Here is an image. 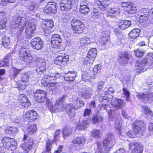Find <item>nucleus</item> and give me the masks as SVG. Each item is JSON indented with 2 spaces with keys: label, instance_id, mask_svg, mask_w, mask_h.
I'll use <instances>...</instances> for the list:
<instances>
[{
  "label": "nucleus",
  "instance_id": "nucleus-10",
  "mask_svg": "<svg viewBox=\"0 0 153 153\" xmlns=\"http://www.w3.org/2000/svg\"><path fill=\"white\" fill-rule=\"evenodd\" d=\"M64 96H62L61 97L57 100L55 105L53 106L52 108L50 109L51 111H57L60 112L63 111L64 108L63 105V102L64 101Z\"/></svg>",
  "mask_w": 153,
  "mask_h": 153
},
{
  "label": "nucleus",
  "instance_id": "nucleus-63",
  "mask_svg": "<svg viewBox=\"0 0 153 153\" xmlns=\"http://www.w3.org/2000/svg\"><path fill=\"white\" fill-rule=\"evenodd\" d=\"M87 72H84L82 73V78L83 80H86L90 79V77L88 76Z\"/></svg>",
  "mask_w": 153,
  "mask_h": 153
},
{
  "label": "nucleus",
  "instance_id": "nucleus-15",
  "mask_svg": "<svg viewBox=\"0 0 153 153\" xmlns=\"http://www.w3.org/2000/svg\"><path fill=\"white\" fill-rule=\"evenodd\" d=\"M59 5L61 10L68 11L71 9L72 1L71 0H62Z\"/></svg>",
  "mask_w": 153,
  "mask_h": 153
},
{
  "label": "nucleus",
  "instance_id": "nucleus-62",
  "mask_svg": "<svg viewBox=\"0 0 153 153\" xmlns=\"http://www.w3.org/2000/svg\"><path fill=\"white\" fill-rule=\"evenodd\" d=\"M8 132L10 134H14L17 133L18 131V129L16 128L10 127L7 130Z\"/></svg>",
  "mask_w": 153,
  "mask_h": 153
},
{
  "label": "nucleus",
  "instance_id": "nucleus-27",
  "mask_svg": "<svg viewBox=\"0 0 153 153\" xmlns=\"http://www.w3.org/2000/svg\"><path fill=\"white\" fill-rule=\"evenodd\" d=\"M131 57V56L128 53H125L120 57L119 60V63L122 65L125 66L128 63Z\"/></svg>",
  "mask_w": 153,
  "mask_h": 153
},
{
  "label": "nucleus",
  "instance_id": "nucleus-61",
  "mask_svg": "<svg viewBox=\"0 0 153 153\" xmlns=\"http://www.w3.org/2000/svg\"><path fill=\"white\" fill-rule=\"evenodd\" d=\"M92 112V110L91 108H86L84 111L83 113V116L86 117L89 116Z\"/></svg>",
  "mask_w": 153,
  "mask_h": 153
},
{
  "label": "nucleus",
  "instance_id": "nucleus-48",
  "mask_svg": "<svg viewBox=\"0 0 153 153\" xmlns=\"http://www.w3.org/2000/svg\"><path fill=\"white\" fill-rule=\"evenodd\" d=\"M95 1L100 10L103 11L105 10L107 8L106 5H105L104 4H102V0H95Z\"/></svg>",
  "mask_w": 153,
  "mask_h": 153
},
{
  "label": "nucleus",
  "instance_id": "nucleus-41",
  "mask_svg": "<svg viewBox=\"0 0 153 153\" xmlns=\"http://www.w3.org/2000/svg\"><path fill=\"white\" fill-rule=\"evenodd\" d=\"M21 60L24 61L27 66L31 65L33 62V58L30 54L24 57V59Z\"/></svg>",
  "mask_w": 153,
  "mask_h": 153
},
{
  "label": "nucleus",
  "instance_id": "nucleus-24",
  "mask_svg": "<svg viewBox=\"0 0 153 153\" xmlns=\"http://www.w3.org/2000/svg\"><path fill=\"white\" fill-rule=\"evenodd\" d=\"M139 15L140 21L141 20H143L145 21H146L149 18V13L148 9L143 8L140 10Z\"/></svg>",
  "mask_w": 153,
  "mask_h": 153
},
{
  "label": "nucleus",
  "instance_id": "nucleus-37",
  "mask_svg": "<svg viewBox=\"0 0 153 153\" xmlns=\"http://www.w3.org/2000/svg\"><path fill=\"white\" fill-rule=\"evenodd\" d=\"M140 32V30L139 28L133 29L128 34L129 37L130 39H134L139 36Z\"/></svg>",
  "mask_w": 153,
  "mask_h": 153
},
{
  "label": "nucleus",
  "instance_id": "nucleus-36",
  "mask_svg": "<svg viewBox=\"0 0 153 153\" xmlns=\"http://www.w3.org/2000/svg\"><path fill=\"white\" fill-rule=\"evenodd\" d=\"M93 40V38H89L84 37L81 38L80 40L81 46L82 47L85 46H88V45L90 44L91 42H95V41Z\"/></svg>",
  "mask_w": 153,
  "mask_h": 153
},
{
  "label": "nucleus",
  "instance_id": "nucleus-29",
  "mask_svg": "<svg viewBox=\"0 0 153 153\" xmlns=\"http://www.w3.org/2000/svg\"><path fill=\"white\" fill-rule=\"evenodd\" d=\"M74 107L73 103L67 104L65 105V111L69 114V116L70 118H72L75 115V113L72 111L74 109Z\"/></svg>",
  "mask_w": 153,
  "mask_h": 153
},
{
  "label": "nucleus",
  "instance_id": "nucleus-22",
  "mask_svg": "<svg viewBox=\"0 0 153 153\" xmlns=\"http://www.w3.org/2000/svg\"><path fill=\"white\" fill-rule=\"evenodd\" d=\"M125 105L124 101L120 99H116L113 100L112 105L115 109L117 110L123 107Z\"/></svg>",
  "mask_w": 153,
  "mask_h": 153
},
{
  "label": "nucleus",
  "instance_id": "nucleus-26",
  "mask_svg": "<svg viewBox=\"0 0 153 153\" xmlns=\"http://www.w3.org/2000/svg\"><path fill=\"white\" fill-rule=\"evenodd\" d=\"M101 69V65H96L94 67L93 69H92V70L88 71L87 72L88 74V76L90 78H94L97 73L98 71H100Z\"/></svg>",
  "mask_w": 153,
  "mask_h": 153
},
{
  "label": "nucleus",
  "instance_id": "nucleus-4",
  "mask_svg": "<svg viewBox=\"0 0 153 153\" xmlns=\"http://www.w3.org/2000/svg\"><path fill=\"white\" fill-rule=\"evenodd\" d=\"M145 125L143 122L141 120H138L134 123L133 127V131H129L126 133L127 136L130 137H134L135 134L141 133L145 129Z\"/></svg>",
  "mask_w": 153,
  "mask_h": 153
},
{
  "label": "nucleus",
  "instance_id": "nucleus-46",
  "mask_svg": "<svg viewBox=\"0 0 153 153\" xmlns=\"http://www.w3.org/2000/svg\"><path fill=\"white\" fill-rule=\"evenodd\" d=\"M153 87V81H152L150 79L148 80L146 83L143 86V88L145 90H149L150 88Z\"/></svg>",
  "mask_w": 153,
  "mask_h": 153
},
{
  "label": "nucleus",
  "instance_id": "nucleus-19",
  "mask_svg": "<svg viewBox=\"0 0 153 153\" xmlns=\"http://www.w3.org/2000/svg\"><path fill=\"white\" fill-rule=\"evenodd\" d=\"M36 76V74L33 72H27L21 74V80L23 82H27L30 79L35 80L34 78Z\"/></svg>",
  "mask_w": 153,
  "mask_h": 153
},
{
  "label": "nucleus",
  "instance_id": "nucleus-54",
  "mask_svg": "<svg viewBox=\"0 0 153 153\" xmlns=\"http://www.w3.org/2000/svg\"><path fill=\"white\" fill-rule=\"evenodd\" d=\"M91 135L95 137L98 138L101 135V132L99 130H94L92 131L91 132Z\"/></svg>",
  "mask_w": 153,
  "mask_h": 153
},
{
  "label": "nucleus",
  "instance_id": "nucleus-34",
  "mask_svg": "<svg viewBox=\"0 0 153 153\" xmlns=\"http://www.w3.org/2000/svg\"><path fill=\"white\" fill-rule=\"evenodd\" d=\"M90 121L91 120L88 119L82 120L81 123L78 124L76 126V128L78 130L84 129L90 123Z\"/></svg>",
  "mask_w": 153,
  "mask_h": 153
},
{
  "label": "nucleus",
  "instance_id": "nucleus-58",
  "mask_svg": "<svg viewBox=\"0 0 153 153\" xmlns=\"http://www.w3.org/2000/svg\"><path fill=\"white\" fill-rule=\"evenodd\" d=\"M92 15L91 17L93 19H98L101 17L100 13L97 11H93Z\"/></svg>",
  "mask_w": 153,
  "mask_h": 153
},
{
  "label": "nucleus",
  "instance_id": "nucleus-6",
  "mask_svg": "<svg viewBox=\"0 0 153 153\" xmlns=\"http://www.w3.org/2000/svg\"><path fill=\"white\" fill-rule=\"evenodd\" d=\"M72 28L77 33H81L85 29V26L84 23L79 20H74L72 22Z\"/></svg>",
  "mask_w": 153,
  "mask_h": 153
},
{
  "label": "nucleus",
  "instance_id": "nucleus-32",
  "mask_svg": "<svg viewBox=\"0 0 153 153\" xmlns=\"http://www.w3.org/2000/svg\"><path fill=\"white\" fill-rule=\"evenodd\" d=\"M102 36L100 37L99 39V42L102 46H105L108 42L109 36L108 34L105 33V32L102 33Z\"/></svg>",
  "mask_w": 153,
  "mask_h": 153
},
{
  "label": "nucleus",
  "instance_id": "nucleus-47",
  "mask_svg": "<svg viewBox=\"0 0 153 153\" xmlns=\"http://www.w3.org/2000/svg\"><path fill=\"white\" fill-rule=\"evenodd\" d=\"M119 10L116 8H111L108 12V15L110 16H115L116 15H119Z\"/></svg>",
  "mask_w": 153,
  "mask_h": 153
},
{
  "label": "nucleus",
  "instance_id": "nucleus-5",
  "mask_svg": "<svg viewBox=\"0 0 153 153\" xmlns=\"http://www.w3.org/2000/svg\"><path fill=\"white\" fill-rule=\"evenodd\" d=\"M1 143L4 147L10 150H14L16 148V143L13 139L4 137L1 140Z\"/></svg>",
  "mask_w": 153,
  "mask_h": 153
},
{
  "label": "nucleus",
  "instance_id": "nucleus-55",
  "mask_svg": "<svg viewBox=\"0 0 153 153\" xmlns=\"http://www.w3.org/2000/svg\"><path fill=\"white\" fill-rule=\"evenodd\" d=\"M57 83L56 82H49L47 86L49 87L52 90H54L56 88V85Z\"/></svg>",
  "mask_w": 153,
  "mask_h": 153
},
{
  "label": "nucleus",
  "instance_id": "nucleus-20",
  "mask_svg": "<svg viewBox=\"0 0 153 153\" xmlns=\"http://www.w3.org/2000/svg\"><path fill=\"white\" fill-rule=\"evenodd\" d=\"M122 6L127 13L132 14L136 13V8L132 5L129 2H123L122 4Z\"/></svg>",
  "mask_w": 153,
  "mask_h": 153
},
{
  "label": "nucleus",
  "instance_id": "nucleus-51",
  "mask_svg": "<svg viewBox=\"0 0 153 153\" xmlns=\"http://www.w3.org/2000/svg\"><path fill=\"white\" fill-rule=\"evenodd\" d=\"M145 52V51L139 50V49L134 51L135 55L137 57L139 58L142 57L144 55Z\"/></svg>",
  "mask_w": 153,
  "mask_h": 153
},
{
  "label": "nucleus",
  "instance_id": "nucleus-60",
  "mask_svg": "<svg viewBox=\"0 0 153 153\" xmlns=\"http://www.w3.org/2000/svg\"><path fill=\"white\" fill-rule=\"evenodd\" d=\"M43 46L42 40L36 45L32 46L33 48H35L37 50H39L42 48Z\"/></svg>",
  "mask_w": 153,
  "mask_h": 153
},
{
  "label": "nucleus",
  "instance_id": "nucleus-59",
  "mask_svg": "<svg viewBox=\"0 0 153 153\" xmlns=\"http://www.w3.org/2000/svg\"><path fill=\"white\" fill-rule=\"evenodd\" d=\"M60 40L61 41H62L61 36L59 34H53L51 38V41H57V40Z\"/></svg>",
  "mask_w": 153,
  "mask_h": 153
},
{
  "label": "nucleus",
  "instance_id": "nucleus-23",
  "mask_svg": "<svg viewBox=\"0 0 153 153\" xmlns=\"http://www.w3.org/2000/svg\"><path fill=\"white\" fill-rule=\"evenodd\" d=\"M30 50L27 46H22L19 52V55L20 59H24V57L30 54Z\"/></svg>",
  "mask_w": 153,
  "mask_h": 153
},
{
  "label": "nucleus",
  "instance_id": "nucleus-17",
  "mask_svg": "<svg viewBox=\"0 0 153 153\" xmlns=\"http://www.w3.org/2000/svg\"><path fill=\"white\" fill-rule=\"evenodd\" d=\"M20 105L22 108H27L30 106V103L27 97L24 94L20 95L19 97Z\"/></svg>",
  "mask_w": 153,
  "mask_h": 153
},
{
  "label": "nucleus",
  "instance_id": "nucleus-40",
  "mask_svg": "<svg viewBox=\"0 0 153 153\" xmlns=\"http://www.w3.org/2000/svg\"><path fill=\"white\" fill-rule=\"evenodd\" d=\"M74 143H76L80 146H82L85 143V140L83 137H77L73 141Z\"/></svg>",
  "mask_w": 153,
  "mask_h": 153
},
{
  "label": "nucleus",
  "instance_id": "nucleus-39",
  "mask_svg": "<svg viewBox=\"0 0 153 153\" xmlns=\"http://www.w3.org/2000/svg\"><path fill=\"white\" fill-rule=\"evenodd\" d=\"M74 109L80 108L84 105V102L79 98H78L73 103Z\"/></svg>",
  "mask_w": 153,
  "mask_h": 153
},
{
  "label": "nucleus",
  "instance_id": "nucleus-43",
  "mask_svg": "<svg viewBox=\"0 0 153 153\" xmlns=\"http://www.w3.org/2000/svg\"><path fill=\"white\" fill-rule=\"evenodd\" d=\"M63 137L66 139L68 137L72 134V129L71 128H66L63 130Z\"/></svg>",
  "mask_w": 153,
  "mask_h": 153
},
{
  "label": "nucleus",
  "instance_id": "nucleus-52",
  "mask_svg": "<svg viewBox=\"0 0 153 153\" xmlns=\"http://www.w3.org/2000/svg\"><path fill=\"white\" fill-rule=\"evenodd\" d=\"M62 41L59 39L57 40V41H51V45L54 48H59L61 46L60 43Z\"/></svg>",
  "mask_w": 153,
  "mask_h": 153
},
{
  "label": "nucleus",
  "instance_id": "nucleus-30",
  "mask_svg": "<svg viewBox=\"0 0 153 153\" xmlns=\"http://www.w3.org/2000/svg\"><path fill=\"white\" fill-rule=\"evenodd\" d=\"M35 7V5L33 3L31 4L30 5H29L27 8V10L28 11L29 13H26L24 11H19V13L20 12H23L25 14V15H26L27 16H24L26 18V20H28L30 17L31 15H34L35 12H34V10Z\"/></svg>",
  "mask_w": 153,
  "mask_h": 153
},
{
  "label": "nucleus",
  "instance_id": "nucleus-42",
  "mask_svg": "<svg viewBox=\"0 0 153 153\" xmlns=\"http://www.w3.org/2000/svg\"><path fill=\"white\" fill-rule=\"evenodd\" d=\"M115 124L114 125V127L116 131H119L120 135L122 134L121 130L122 123L120 122L117 118L115 119Z\"/></svg>",
  "mask_w": 153,
  "mask_h": 153
},
{
  "label": "nucleus",
  "instance_id": "nucleus-38",
  "mask_svg": "<svg viewBox=\"0 0 153 153\" xmlns=\"http://www.w3.org/2000/svg\"><path fill=\"white\" fill-rule=\"evenodd\" d=\"M10 55L11 54L9 53L5 56L3 61L0 64V67L4 66L7 67L9 66V62L11 58Z\"/></svg>",
  "mask_w": 153,
  "mask_h": 153
},
{
  "label": "nucleus",
  "instance_id": "nucleus-16",
  "mask_svg": "<svg viewBox=\"0 0 153 153\" xmlns=\"http://www.w3.org/2000/svg\"><path fill=\"white\" fill-rule=\"evenodd\" d=\"M97 54L96 49L92 48L90 49L88 52L87 56L85 58L88 63L91 64L95 60Z\"/></svg>",
  "mask_w": 153,
  "mask_h": 153
},
{
  "label": "nucleus",
  "instance_id": "nucleus-49",
  "mask_svg": "<svg viewBox=\"0 0 153 153\" xmlns=\"http://www.w3.org/2000/svg\"><path fill=\"white\" fill-rule=\"evenodd\" d=\"M37 127L35 124H31L27 129V131L30 134L34 133L36 131Z\"/></svg>",
  "mask_w": 153,
  "mask_h": 153
},
{
  "label": "nucleus",
  "instance_id": "nucleus-25",
  "mask_svg": "<svg viewBox=\"0 0 153 153\" xmlns=\"http://www.w3.org/2000/svg\"><path fill=\"white\" fill-rule=\"evenodd\" d=\"M61 74L51 73L49 74H44V76L48 80L49 82H55L54 81L56 80V79L59 78L61 76Z\"/></svg>",
  "mask_w": 153,
  "mask_h": 153
},
{
  "label": "nucleus",
  "instance_id": "nucleus-28",
  "mask_svg": "<svg viewBox=\"0 0 153 153\" xmlns=\"http://www.w3.org/2000/svg\"><path fill=\"white\" fill-rule=\"evenodd\" d=\"M131 25V22L130 20H120L118 26L121 29H125L128 28Z\"/></svg>",
  "mask_w": 153,
  "mask_h": 153
},
{
  "label": "nucleus",
  "instance_id": "nucleus-13",
  "mask_svg": "<svg viewBox=\"0 0 153 153\" xmlns=\"http://www.w3.org/2000/svg\"><path fill=\"white\" fill-rule=\"evenodd\" d=\"M56 4V3L53 2L48 3L47 6L44 9V13L48 15L50 14L51 13H56L57 9Z\"/></svg>",
  "mask_w": 153,
  "mask_h": 153
},
{
  "label": "nucleus",
  "instance_id": "nucleus-53",
  "mask_svg": "<svg viewBox=\"0 0 153 153\" xmlns=\"http://www.w3.org/2000/svg\"><path fill=\"white\" fill-rule=\"evenodd\" d=\"M7 22V19L5 17L0 18V29H4L5 27Z\"/></svg>",
  "mask_w": 153,
  "mask_h": 153
},
{
  "label": "nucleus",
  "instance_id": "nucleus-45",
  "mask_svg": "<svg viewBox=\"0 0 153 153\" xmlns=\"http://www.w3.org/2000/svg\"><path fill=\"white\" fill-rule=\"evenodd\" d=\"M102 117L100 116L94 115L91 119V121L93 123H98L101 122L102 120Z\"/></svg>",
  "mask_w": 153,
  "mask_h": 153
},
{
  "label": "nucleus",
  "instance_id": "nucleus-2",
  "mask_svg": "<svg viewBox=\"0 0 153 153\" xmlns=\"http://www.w3.org/2000/svg\"><path fill=\"white\" fill-rule=\"evenodd\" d=\"M106 137L102 143H97L95 153H107L114 145L116 143L115 137L112 133H108Z\"/></svg>",
  "mask_w": 153,
  "mask_h": 153
},
{
  "label": "nucleus",
  "instance_id": "nucleus-1",
  "mask_svg": "<svg viewBox=\"0 0 153 153\" xmlns=\"http://www.w3.org/2000/svg\"><path fill=\"white\" fill-rule=\"evenodd\" d=\"M25 14L23 12H20L18 13L16 17H14L13 20L11 22V25L12 28L16 29L17 33H19L23 30L24 26L25 25V36L27 38H30L33 36V32L36 28V25L37 21L35 19H30L28 22H26L27 20L24 17L27 16L25 15Z\"/></svg>",
  "mask_w": 153,
  "mask_h": 153
},
{
  "label": "nucleus",
  "instance_id": "nucleus-57",
  "mask_svg": "<svg viewBox=\"0 0 153 153\" xmlns=\"http://www.w3.org/2000/svg\"><path fill=\"white\" fill-rule=\"evenodd\" d=\"M123 94L126 97V100L127 101L129 100L130 93L128 89L125 88H123Z\"/></svg>",
  "mask_w": 153,
  "mask_h": 153
},
{
  "label": "nucleus",
  "instance_id": "nucleus-18",
  "mask_svg": "<svg viewBox=\"0 0 153 153\" xmlns=\"http://www.w3.org/2000/svg\"><path fill=\"white\" fill-rule=\"evenodd\" d=\"M23 116L25 118L31 121L37 119L38 117L36 112L33 109L29 110L26 111L23 114Z\"/></svg>",
  "mask_w": 153,
  "mask_h": 153
},
{
  "label": "nucleus",
  "instance_id": "nucleus-64",
  "mask_svg": "<svg viewBox=\"0 0 153 153\" xmlns=\"http://www.w3.org/2000/svg\"><path fill=\"white\" fill-rule=\"evenodd\" d=\"M21 71V70L14 68L13 69V75L12 77H11L12 79H14L15 77L19 74Z\"/></svg>",
  "mask_w": 153,
  "mask_h": 153
},
{
  "label": "nucleus",
  "instance_id": "nucleus-44",
  "mask_svg": "<svg viewBox=\"0 0 153 153\" xmlns=\"http://www.w3.org/2000/svg\"><path fill=\"white\" fill-rule=\"evenodd\" d=\"M2 45L4 48H7L10 43V39L8 37L5 36L2 38Z\"/></svg>",
  "mask_w": 153,
  "mask_h": 153
},
{
  "label": "nucleus",
  "instance_id": "nucleus-14",
  "mask_svg": "<svg viewBox=\"0 0 153 153\" xmlns=\"http://www.w3.org/2000/svg\"><path fill=\"white\" fill-rule=\"evenodd\" d=\"M69 56L67 55L62 54L58 56L55 59L54 63L57 65H61L66 64L69 61Z\"/></svg>",
  "mask_w": 153,
  "mask_h": 153
},
{
  "label": "nucleus",
  "instance_id": "nucleus-9",
  "mask_svg": "<svg viewBox=\"0 0 153 153\" xmlns=\"http://www.w3.org/2000/svg\"><path fill=\"white\" fill-rule=\"evenodd\" d=\"M46 62L42 58H39L37 60V66L36 71L39 74H41L45 71L46 69Z\"/></svg>",
  "mask_w": 153,
  "mask_h": 153
},
{
  "label": "nucleus",
  "instance_id": "nucleus-56",
  "mask_svg": "<svg viewBox=\"0 0 153 153\" xmlns=\"http://www.w3.org/2000/svg\"><path fill=\"white\" fill-rule=\"evenodd\" d=\"M41 41V39L39 37L34 38L31 40L30 43L32 46L34 45Z\"/></svg>",
  "mask_w": 153,
  "mask_h": 153
},
{
  "label": "nucleus",
  "instance_id": "nucleus-12",
  "mask_svg": "<svg viewBox=\"0 0 153 153\" xmlns=\"http://www.w3.org/2000/svg\"><path fill=\"white\" fill-rule=\"evenodd\" d=\"M136 96L137 98L141 99L145 103H150L153 100V93H149L147 94L138 93Z\"/></svg>",
  "mask_w": 153,
  "mask_h": 153
},
{
  "label": "nucleus",
  "instance_id": "nucleus-21",
  "mask_svg": "<svg viewBox=\"0 0 153 153\" xmlns=\"http://www.w3.org/2000/svg\"><path fill=\"white\" fill-rule=\"evenodd\" d=\"M129 149L132 150V153H142L143 149L138 143L133 142L129 145Z\"/></svg>",
  "mask_w": 153,
  "mask_h": 153
},
{
  "label": "nucleus",
  "instance_id": "nucleus-50",
  "mask_svg": "<svg viewBox=\"0 0 153 153\" xmlns=\"http://www.w3.org/2000/svg\"><path fill=\"white\" fill-rule=\"evenodd\" d=\"M143 111L145 114L149 116V118H151L152 117L153 113L149 108L146 106H144Z\"/></svg>",
  "mask_w": 153,
  "mask_h": 153
},
{
  "label": "nucleus",
  "instance_id": "nucleus-35",
  "mask_svg": "<svg viewBox=\"0 0 153 153\" xmlns=\"http://www.w3.org/2000/svg\"><path fill=\"white\" fill-rule=\"evenodd\" d=\"M88 4L86 1L82 2L80 4V12L83 13L85 14L90 11Z\"/></svg>",
  "mask_w": 153,
  "mask_h": 153
},
{
  "label": "nucleus",
  "instance_id": "nucleus-8",
  "mask_svg": "<svg viewBox=\"0 0 153 153\" xmlns=\"http://www.w3.org/2000/svg\"><path fill=\"white\" fill-rule=\"evenodd\" d=\"M60 133L61 130L60 129H58L56 131L54 134L53 140H48L46 144V150L44 151L42 153H50L51 152L52 144L53 142L56 141L58 140L59 137Z\"/></svg>",
  "mask_w": 153,
  "mask_h": 153
},
{
  "label": "nucleus",
  "instance_id": "nucleus-3",
  "mask_svg": "<svg viewBox=\"0 0 153 153\" xmlns=\"http://www.w3.org/2000/svg\"><path fill=\"white\" fill-rule=\"evenodd\" d=\"M153 64V54L149 53L146 57L136 62V69L137 72H144Z\"/></svg>",
  "mask_w": 153,
  "mask_h": 153
},
{
  "label": "nucleus",
  "instance_id": "nucleus-31",
  "mask_svg": "<svg viewBox=\"0 0 153 153\" xmlns=\"http://www.w3.org/2000/svg\"><path fill=\"white\" fill-rule=\"evenodd\" d=\"M76 73L74 71H69L64 76V79L69 82L73 81L76 77Z\"/></svg>",
  "mask_w": 153,
  "mask_h": 153
},
{
  "label": "nucleus",
  "instance_id": "nucleus-7",
  "mask_svg": "<svg viewBox=\"0 0 153 153\" xmlns=\"http://www.w3.org/2000/svg\"><path fill=\"white\" fill-rule=\"evenodd\" d=\"M23 141L24 143L21 144L20 147L26 151H28L32 147L33 144L32 139L30 138L27 134H24Z\"/></svg>",
  "mask_w": 153,
  "mask_h": 153
},
{
  "label": "nucleus",
  "instance_id": "nucleus-11",
  "mask_svg": "<svg viewBox=\"0 0 153 153\" xmlns=\"http://www.w3.org/2000/svg\"><path fill=\"white\" fill-rule=\"evenodd\" d=\"M35 99L37 102L42 103L46 100V93L43 90H37L34 94Z\"/></svg>",
  "mask_w": 153,
  "mask_h": 153
},
{
  "label": "nucleus",
  "instance_id": "nucleus-33",
  "mask_svg": "<svg viewBox=\"0 0 153 153\" xmlns=\"http://www.w3.org/2000/svg\"><path fill=\"white\" fill-rule=\"evenodd\" d=\"M54 23L51 20H45L42 25V28L45 29L50 30L53 27Z\"/></svg>",
  "mask_w": 153,
  "mask_h": 153
}]
</instances>
